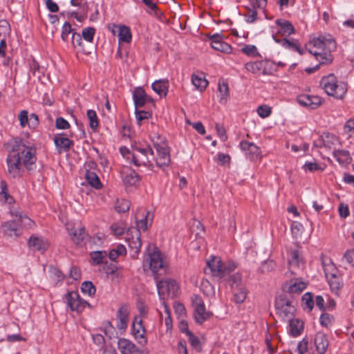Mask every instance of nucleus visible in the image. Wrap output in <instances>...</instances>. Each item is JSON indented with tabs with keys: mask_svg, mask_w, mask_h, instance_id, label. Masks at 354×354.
<instances>
[{
	"mask_svg": "<svg viewBox=\"0 0 354 354\" xmlns=\"http://www.w3.org/2000/svg\"><path fill=\"white\" fill-rule=\"evenodd\" d=\"M334 156L337 160L341 163H348L350 162V154L346 150H337L334 151Z\"/></svg>",
	"mask_w": 354,
	"mask_h": 354,
	"instance_id": "a18cd8bd",
	"label": "nucleus"
},
{
	"mask_svg": "<svg viewBox=\"0 0 354 354\" xmlns=\"http://www.w3.org/2000/svg\"><path fill=\"white\" fill-rule=\"evenodd\" d=\"M153 151L148 146H142L135 144L133 145V155L131 156V164L136 167H145L152 171L154 165L151 161L153 159Z\"/></svg>",
	"mask_w": 354,
	"mask_h": 354,
	"instance_id": "7ed1b4c3",
	"label": "nucleus"
},
{
	"mask_svg": "<svg viewBox=\"0 0 354 354\" xmlns=\"http://www.w3.org/2000/svg\"><path fill=\"white\" fill-rule=\"evenodd\" d=\"M118 38L120 42L129 43L131 41V32L130 28L124 25L118 26Z\"/></svg>",
	"mask_w": 354,
	"mask_h": 354,
	"instance_id": "e433bc0d",
	"label": "nucleus"
},
{
	"mask_svg": "<svg viewBox=\"0 0 354 354\" xmlns=\"http://www.w3.org/2000/svg\"><path fill=\"white\" fill-rule=\"evenodd\" d=\"M207 265L210 269L212 274L219 279L227 280L230 273L234 270L236 266L234 263L223 264L220 258L214 257L207 261Z\"/></svg>",
	"mask_w": 354,
	"mask_h": 354,
	"instance_id": "0eeeda50",
	"label": "nucleus"
},
{
	"mask_svg": "<svg viewBox=\"0 0 354 354\" xmlns=\"http://www.w3.org/2000/svg\"><path fill=\"white\" fill-rule=\"evenodd\" d=\"M91 264L92 266H98L107 263L108 252L104 250H96L90 254Z\"/></svg>",
	"mask_w": 354,
	"mask_h": 354,
	"instance_id": "c85d7f7f",
	"label": "nucleus"
},
{
	"mask_svg": "<svg viewBox=\"0 0 354 354\" xmlns=\"http://www.w3.org/2000/svg\"><path fill=\"white\" fill-rule=\"evenodd\" d=\"M324 145L327 147H331V145L337 142V138L333 134L326 133L323 136Z\"/></svg>",
	"mask_w": 354,
	"mask_h": 354,
	"instance_id": "bf43d9fd",
	"label": "nucleus"
},
{
	"mask_svg": "<svg viewBox=\"0 0 354 354\" xmlns=\"http://www.w3.org/2000/svg\"><path fill=\"white\" fill-rule=\"evenodd\" d=\"M239 145L245 155L250 160L257 158L261 153L259 147L253 142L243 140L240 142Z\"/></svg>",
	"mask_w": 354,
	"mask_h": 354,
	"instance_id": "b1692460",
	"label": "nucleus"
},
{
	"mask_svg": "<svg viewBox=\"0 0 354 354\" xmlns=\"http://www.w3.org/2000/svg\"><path fill=\"white\" fill-rule=\"evenodd\" d=\"M241 50L244 54L248 56L253 57H261L257 48L254 45H245L242 48Z\"/></svg>",
	"mask_w": 354,
	"mask_h": 354,
	"instance_id": "de8ad7c7",
	"label": "nucleus"
},
{
	"mask_svg": "<svg viewBox=\"0 0 354 354\" xmlns=\"http://www.w3.org/2000/svg\"><path fill=\"white\" fill-rule=\"evenodd\" d=\"M210 315V313L206 311L205 306L194 309V319L199 324H203Z\"/></svg>",
	"mask_w": 354,
	"mask_h": 354,
	"instance_id": "72a5a7b5",
	"label": "nucleus"
},
{
	"mask_svg": "<svg viewBox=\"0 0 354 354\" xmlns=\"http://www.w3.org/2000/svg\"><path fill=\"white\" fill-rule=\"evenodd\" d=\"M19 124L21 128H25L28 126L29 121V115L27 110H22L18 115Z\"/></svg>",
	"mask_w": 354,
	"mask_h": 354,
	"instance_id": "5fc2aeb1",
	"label": "nucleus"
},
{
	"mask_svg": "<svg viewBox=\"0 0 354 354\" xmlns=\"http://www.w3.org/2000/svg\"><path fill=\"white\" fill-rule=\"evenodd\" d=\"M39 125V118L35 113H31L29 115V121L28 127L30 129H35Z\"/></svg>",
	"mask_w": 354,
	"mask_h": 354,
	"instance_id": "69168bd1",
	"label": "nucleus"
},
{
	"mask_svg": "<svg viewBox=\"0 0 354 354\" xmlns=\"http://www.w3.org/2000/svg\"><path fill=\"white\" fill-rule=\"evenodd\" d=\"M314 341L317 352L319 354H324L329 344L327 336L322 332H318L315 335Z\"/></svg>",
	"mask_w": 354,
	"mask_h": 354,
	"instance_id": "cd10ccee",
	"label": "nucleus"
},
{
	"mask_svg": "<svg viewBox=\"0 0 354 354\" xmlns=\"http://www.w3.org/2000/svg\"><path fill=\"white\" fill-rule=\"evenodd\" d=\"M343 259L346 263L354 266V248L347 250L344 254Z\"/></svg>",
	"mask_w": 354,
	"mask_h": 354,
	"instance_id": "0e129e2a",
	"label": "nucleus"
},
{
	"mask_svg": "<svg viewBox=\"0 0 354 354\" xmlns=\"http://www.w3.org/2000/svg\"><path fill=\"white\" fill-rule=\"evenodd\" d=\"M226 281L231 288L233 301L237 304H242L245 300L248 291L242 281L241 275L239 272L231 274Z\"/></svg>",
	"mask_w": 354,
	"mask_h": 354,
	"instance_id": "39448f33",
	"label": "nucleus"
},
{
	"mask_svg": "<svg viewBox=\"0 0 354 354\" xmlns=\"http://www.w3.org/2000/svg\"><path fill=\"white\" fill-rule=\"evenodd\" d=\"M126 254V248L123 245L119 244L109 252L108 257L110 260L115 261L118 257L124 256Z\"/></svg>",
	"mask_w": 354,
	"mask_h": 354,
	"instance_id": "58836bf2",
	"label": "nucleus"
},
{
	"mask_svg": "<svg viewBox=\"0 0 354 354\" xmlns=\"http://www.w3.org/2000/svg\"><path fill=\"white\" fill-rule=\"evenodd\" d=\"M297 102L310 109H317L322 103L321 99L317 95H300L297 98Z\"/></svg>",
	"mask_w": 354,
	"mask_h": 354,
	"instance_id": "4be33fe9",
	"label": "nucleus"
},
{
	"mask_svg": "<svg viewBox=\"0 0 354 354\" xmlns=\"http://www.w3.org/2000/svg\"><path fill=\"white\" fill-rule=\"evenodd\" d=\"M0 189V202L8 205L13 203L14 199L8 193V185L5 180H1Z\"/></svg>",
	"mask_w": 354,
	"mask_h": 354,
	"instance_id": "7c9ffc66",
	"label": "nucleus"
},
{
	"mask_svg": "<svg viewBox=\"0 0 354 354\" xmlns=\"http://www.w3.org/2000/svg\"><path fill=\"white\" fill-rule=\"evenodd\" d=\"M306 288V283L298 279L290 281V283H286L283 286V290L289 294H299Z\"/></svg>",
	"mask_w": 354,
	"mask_h": 354,
	"instance_id": "a878e982",
	"label": "nucleus"
},
{
	"mask_svg": "<svg viewBox=\"0 0 354 354\" xmlns=\"http://www.w3.org/2000/svg\"><path fill=\"white\" fill-rule=\"evenodd\" d=\"M12 152H17L19 154L20 160L28 170L33 169L37 161L36 147L33 144L27 140H23L15 138L8 143Z\"/></svg>",
	"mask_w": 354,
	"mask_h": 354,
	"instance_id": "f03ea898",
	"label": "nucleus"
},
{
	"mask_svg": "<svg viewBox=\"0 0 354 354\" xmlns=\"http://www.w3.org/2000/svg\"><path fill=\"white\" fill-rule=\"evenodd\" d=\"M303 169L305 171H309L310 172H315L317 171H323L324 168L316 162H308L306 161L303 166Z\"/></svg>",
	"mask_w": 354,
	"mask_h": 354,
	"instance_id": "603ef678",
	"label": "nucleus"
},
{
	"mask_svg": "<svg viewBox=\"0 0 354 354\" xmlns=\"http://www.w3.org/2000/svg\"><path fill=\"white\" fill-rule=\"evenodd\" d=\"M275 308L281 316L287 318L292 316L295 311L292 301L288 299L285 294L280 295L277 297Z\"/></svg>",
	"mask_w": 354,
	"mask_h": 354,
	"instance_id": "f8f14e48",
	"label": "nucleus"
},
{
	"mask_svg": "<svg viewBox=\"0 0 354 354\" xmlns=\"http://www.w3.org/2000/svg\"><path fill=\"white\" fill-rule=\"evenodd\" d=\"M129 308L127 306H121L117 312V324L116 327L120 330H124L128 325L129 320Z\"/></svg>",
	"mask_w": 354,
	"mask_h": 354,
	"instance_id": "5701e85b",
	"label": "nucleus"
},
{
	"mask_svg": "<svg viewBox=\"0 0 354 354\" xmlns=\"http://www.w3.org/2000/svg\"><path fill=\"white\" fill-rule=\"evenodd\" d=\"M302 301L304 304V308L311 310L314 306V301L313 295L310 292H306L302 296Z\"/></svg>",
	"mask_w": 354,
	"mask_h": 354,
	"instance_id": "864d4df0",
	"label": "nucleus"
},
{
	"mask_svg": "<svg viewBox=\"0 0 354 354\" xmlns=\"http://www.w3.org/2000/svg\"><path fill=\"white\" fill-rule=\"evenodd\" d=\"M85 178L86 182L93 188L96 189H100L102 188V184L95 172L86 170L85 174Z\"/></svg>",
	"mask_w": 354,
	"mask_h": 354,
	"instance_id": "2f4dec72",
	"label": "nucleus"
},
{
	"mask_svg": "<svg viewBox=\"0 0 354 354\" xmlns=\"http://www.w3.org/2000/svg\"><path fill=\"white\" fill-rule=\"evenodd\" d=\"M95 33V29L93 27H87L82 30V38L88 41L92 42Z\"/></svg>",
	"mask_w": 354,
	"mask_h": 354,
	"instance_id": "3c124183",
	"label": "nucleus"
},
{
	"mask_svg": "<svg viewBox=\"0 0 354 354\" xmlns=\"http://www.w3.org/2000/svg\"><path fill=\"white\" fill-rule=\"evenodd\" d=\"M16 216L18 217L17 221H9L1 225V230L5 235L17 237L21 234L19 222L23 218L22 214H16Z\"/></svg>",
	"mask_w": 354,
	"mask_h": 354,
	"instance_id": "ddd939ff",
	"label": "nucleus"
},
{
	"mask_svg": "<svg viewBox=\"0 0 354 354\" xmlns=\"http://www.w3.org/2000/svg\"><path fill=\"white\" fill-rule=\"evenodd\" d=\"M87 118L89 120L90 127L95 130L98 127V120L96 112L93 110L89 109L86 113Z\"/></svg>",
	"mask_w": 354,
	"mask_h": 354,
	"instance_id": "09e8293b",
	"label": "nucleus"
},
{
	"mask_svg": "<svg viewBox=\"0 0 354 354\" xmlns=\"http://www.w3.org/2000/svg\"><path fill=\"white\" fill-rule=\"evenodd\" d=\"M308 342L306 339L304 338L300 341L297 346V351L299 354H304L308 350Z\"/></svg>",
	"mask_w": 354,
	"mask_h": 354,
	"instance_id": "774afa93",
	"label": "nucleus"
},
{
	"mask_svg": "<svg viewBox=\"0 0 354 354\" xmlns=\"http://www.w3.org/2000/svg\"><path fill=\"white\" fill-rule=\"evenodd\" d=\"M257 111L258 115L262 118H268L271 114V109L267 105L259 106Z\"/></svg>",
	"mask_w": 354,
	"mask_h": 354,
	"instance_id": "052dcab7",
	"label": "nucleus"
},
{
	"mask_svg": "<svg viewBox=\"0 0 354 354\" xmlns=\"http://www.w3.org/2000/svg\"><path fill=\"white\" fill-rule=\"evenodd\" d=\"M153 147L156 150V157L155 158L156 165L162 169H165L169 165L171 162L170 153L167 144L164 139L157 136L156 140L152 138Z\"/></svg>",
	"mask_w": 354,
	"mask_h": 354,
	"instance_id": "6e6552de",
	"label": "nucleus"
},
{
	"mask_svg": "<svg viewBox=\"0 0 354 354\" xmlns=\"http://www.w3.org/2000/svg\"><path fill=\"white\" fill-rule=\"evenodd\" d=\"M262 74L270 75L277 69V64L270 59H262Z\"/></svg>",
	"mask_w": 354,
	"mask_h": 354,
	"instance_id": "ea45409f",
	"label": "nucleus"
},
{
	"mask_svg": "<svg viewBox=\"0 0 354 354\" xmlns=\"http://www.w3.org/2000/svg\"><path fill=\"white\" fill-rule=\"evenodd\" d=\"M143 267H148L153 274L163 268L164 262L162 254L158 248L149 245L145 252Z\"/></svg>",
	"mask_w": 354,
	"mask_h": 354,
	"instance_id": "423d86ee",
	"label": "nucleus"
},
{
	"mask_svg": "<svg viewBox=\"0 0 354 354\" xmlns=\"http://www.w3.org/2000/svg\"><path fill=\"white\" fill-rule=\"evenodd\" d=\"M218 90L220 94L219 102L224 104L227 102V97L229 95V88L227 84L224 82L222 83L219 82Z\"/></svg>",
	"mask_w": 354,
	"mask_h": 354,
	"instance_id": "a19ab883",
	"label": "nucleus"
},
{
	"mask_svg": "<svg viewBox=\"0 0 354 354\" xmlns=\"http://www.w3.org/2000/svg\"><path fill=\"white\" fill-rule=\"evenodd\" d=\"M135 114L139 124L142 120H147L151 117V113L149 111L138 110V108L135 109Z\"/></svg>",
	"mask_w": 354,
	"mask_h": 354,
	"instance_id": "6e6d98bb",
	"label": "nucleus"
},
{
	"mask_svg": "<svg viewBox=\"0 0 354 354\" xmlns=\"http://www.w3.org/2000/svg\"><path fill=\"white\" fill-rule=\"evenodd\" d=\"M324 270L331 290L337 292L343 285L342 279L338 270L333 263L324 266Z\"/></svg>",
	"mask_w": 354,
	"mask_h": 354,
	"instance_id": "9d476101",
	"label": "nucleus"
},
{
	"mask_svg": "<svg viewBox=\"0 0 354 354\" xmlns=\"http://www.w3.org/2000/svg\"><path fill=\"white\" fill-rule=\"evenodd\" d=\"M192 83L196 89L201 91L205 90L208 85L207 80L203 75L193 74L192 75Z\"/></svg>",
	"mask_w": 354,
	"mask_h": 354,
	"instance_id": "c9c22d12",
	"label": "nucleus"
},
{
	"mask_svg": "<svg viewBox=\"0 0 354 354\" xmlns=\"http://www.w3.org/2000/svg\"><path fill=\"white\" fill-rule=\"evenodd\" d=\"M70 126L69 122L62 117H59L55 120V127L58 129H68Z\"/></svg>",
	"mask_w": 354,
	"mask_h": 354,
	"instance_id": "e2e57ef3",
	"label": "nucleus"
},
{
	"mask_svg": "<svg viewBox=\"0 0 354 354\" xmlns=\"http://www.w3.org/2000/svg\"><path fill=\"white\" fill-rule=\"evenodd\" d=\"M125 239L129 244V247L132 250V257H136L140 252L142 245L140 232L134 231L132 234H127Z\"/></svg>",
	"mask_w": 354,
	"mask_h": 354,
	"instance_id": "6ab92c4d",
	"label": "nucleus"
},
{
	"mask_svg": "<svg viewBox=\"0 0 354 354\" xmlns=\"http://www.w3.org/2000/svg\"><path fill=\"white\" fill-rule=\"evenodd\" d=\"M156 288L160 300L165 301L167 297H175L180 291V288L176 280L170 278L158 281L155 277Z\"/></svg>",
	"mask_w": 354,
	"mask_h": 354,
	"instance_id": "1a4fd4ad",
	"label": "nucleus"
},
{
	"mask_svg": "<svg viewBox=\"0 0 354 354\" xmlns=\"http://www.w3.org/2000/svg\"><path fill=\"white\" fill-rule=\"evenodd\" d=\"M277 27H272V32L274 31L275 35L282 37H288L295 32V28L292 24L286 20L277 19L275 21Z\"/></svg>",
	"mask_w": 354,
	"mask_h": 354,
	"instance_id": "a211bd4d",
	"label": "nucleus"
},
{
	"mask_svg": "<svg viewBox=\"0 0 354 354\" xmlns=\"http://www.w3.org/2000/svg\"><path fill=\"white\" fill-rule=\"evenodd\" d=\"M8 171L13 178L19 177L21 171V160L19 154L10 153L7 158Z\"/></svg>",
	"mask_w": 354,
	"mask_h": 354,
	"instance_id": "4468645a",
	"label": "nucleus"
},
{
	"mask_svg": "<svg viewBox=\"0 0 354 354\" xmlns=\"http://www.w3.org/2000/svg\"><path fill=\"white\" fill-rule=\"evenodd\" d=\"M272 39L276 43L279 44L282 47H283L286 49L297 52L300 55H303L304 53V50L303 49H301L300 47L295 42L294 40H289L286 38L279 39L275 35L274 31H272Z\"/></svg>",
	"mask_w": 354,
	"mask_h": 354,
	"instance_id": "393cba45",
	"label": "nucleus"
},
{
	"mask_svg": "<svg viewBox=\"0 0 354 354\" xmlns=\"http://www.w3.org/2000/svg\"><path fill=\"white\" fill-rule=\"evenodd\" d=\"M244 17L247 23H253L257 18V11L254 8L250 10L246 14L244 15Z\"/></svg>",
	"mask_w": 354,
	"mask_h": 354,
	"instance_id": "338daca9",
	"label": "nucleus"
},
{
	"mask_svg": "<svg viewBox=\"0 0 354 354\" xmlns=\"http://www.w3.org/2000/svg\"><path fill=\"white\" fill-rule=\"evenodd\" d=\"M111 229L115 235L120 236L124 233L126 227L122 223H115L111 225Z\"/></svg>",
	"mask_w": 354,
	"mask_h": 354,
	"instance_id": "4d7b16f0",
	"label": "nucleus"
},
{
	"mask_svg": "<svg viewBox=\"0 0 354 354\" xmlns=\"http://www.w3.org/2000/svg\"><path fill=\"white\" fill-rule=\"evenodd\" d=\"M334 317L328 313H323L319 317L320 324L326 328H329L333 323Z\"/></svg>",
	"mask_w": 354,
	"mask_h": 354,
	"instance_id": "8fccbe9b",
	"label": "nucleus"
},
{
	"mask_svg": "<svg viewBox=\"0 0 354 354\" xmlns=\"http://www.w3.org/2000/svg\"><path fill=\"white\" fill-rule=\"evenodd\" d=\"M81 290L84 295L93 297L95 294L96 288L91 281H86L82 283Z\"/></svg>",
	"mask_w": 354,
	"mask_h": 354,
	"instance_id": "c03bdc74",
	"label": "nucleus"
},
{
	"mask_svg": "<svg viewBox=\"0 0 354 354\" xmlns=\"http://www.w3.org/2000/svg\"><path fill=\"white\" fill-rule=\"evenodd\" d=\"M344 129L349 137L354 136V118L346 121L344 124Z\"/></svg>",
	"mask_w": 354,
	"mask_h": 354,
	"instance_id": "680f3d73",
	"label": "nucleus"
},
{
	"mask_svg": "<svg viewBox=\"0 0 354 354\" xmlns=\"http://www.w3.org/2000/svg\"><path fill=\"white\" fill-rule=\"evenodd\" d=\"M162 304L164 306L165 313L167 315L165 318V324L167 326V330H169L172 327V321H171V317L169 308L168 306L166 304L165 301H162Z\"/></svg>",
	"mask_w": 354,
	"mask_h": 354,
	"instance_id": "13d9d810",
	"label": "nucleus"
},
{
	"mask_svg": "<svg viewBox=\"0 0 354 354\" xmlns=\"http://www.w3.org/2000/svg\"><path fill=\"white\" fill-rule=\"evenodd\" d=\"M245 68L253 74L262 73L261 60L248 62L245 64Z\"/></svg>",
	"mask_w": 354,
	"mask_h": 354,
	"instance_id": "79ce46f5",
	"label": "nucleus"
},
{
	"mask_svg": "<svg viewBox=\"0 0 354 354\" xmlns=\"http://www.w3.org/2000/svg\"><path fill=\"white\" fill-rule=\"evenodd\" d=\"M118 348L121 354H144V351L138 348L129 339L120 338L118 341Z\"/></svg>",
	"mask_w": 354,
	"mask_h": 354,
	"instance_id": "f3484780",
	"label": "nucleus"
},
{
	"mask_svg": "<svg viewBox=\"0 0 354 354\" xmlns=\"http://www.w3.org/2000/svg\"><path fill=\"white\" fill-rule=\"evenodd\" d=\"M66 230L73 241L77 245L81 244L87 236L85 227L80 223L73 226L68 225Z\"/></svg>",
	"mask_w": 354,
	"mask_h": 354,
	"instance_id": "2eb2a0df",
	"label": "nucleus"
},
{
	"mask_svg": "<svg viewBox=\"0 0 354 354\" xmlns=\"http://www.w3.org/2000/svg\"><path fill=\"white\" fill-rule=\"evenodd\" d=\"M28 245L31 250L44 252L48 248V242L41 236H31L28 241Z\"/></svg>",
	"mask_w": 354,
	"mask_h": 354,
	"instance_id": "bb28decb",
	"label": "nucleus"
},
{
	"mask_svg": "<svg viewBox=\"0 0 354 354\" xmlns=\"http://www.w3.org/2000/svg\"><path fill=\"white\" fill-rule=\"evenodd\" d=\"M210 44H211V46L214 49L221 51V52H223L225 53H230L232 51L231 46L229 45L227 43L224 42L223 41H218L217 40L213 41L211 42Z\"/></svg>",
	"mask_w": 354,
	"mask_h": 354,
	"instance_id": "37998d69",
	"label": "nucleus"
},
{
	"mask_svg": "<svg viewBox=\"0 0 354 354\" xmlns=\"http://www.w3.org/2000/svg\"><path fill=\"white\" fill-rule=\"evenodd\" d=\"M132 333L140 344L144 346L147 343L145 328L142 324V320L139 316L134 317L132 323Z\"/></svg>",
	"mask_w": 354,
	"mask_h": 354,
	"instance_id": "dca6fc26",
	"label": "nucleus"
},
{
	"mask_svg": "<svg viewBox=\"0 0 354 354\" xmlns=\"http://www.w3.org/2000/svg\"><path fill=\"white\" fill-rule=\"evenodd\" d=\"M65 301L72 311L77 313L83 311L86 306L90 307V304L81 298L76 291L68 292L65 296Z\"/></svg>",
	"mask_w": 354,
	"mask_h": 354,
	"instance_id": "9b49d317",
	"label": "nucleus"
},
{
	"mask_svg": "<svg viewBox=\"0 0 354 354\" xmlns=\"http://www.w3.org/2000/svg\"><path fill=\"white\" fill-rule=\"evenodd\" d=\"M320 85L328 95L336 99H342L347 91L346 84L344 82L338 81L334 74L323 77Z\"/></svg>",
	"mask_w": 354,
	"mask_h": 354,
	"instance_id": "20e7f679",
	"label": "nucleus"
},
{
	"mask_svg": "<svg viewBox=\"0 0 354 354\" xmlns=\"http://www.w3.org/2000/svg\"><path fill=\"white\" fill-rule=\"evenodd\" d=\"M133 100L136 109L143 107L147 102H151L153 100L142 87H136L133 91Z\"/></svg>",
	"mask_w": 354,
	"mask_h": 354,
	"instance_id": "aec40b11",
	"label": "nucleus"
},
{
	"mask_svg": "<svg viewBox=\"0 0 354 354\" xmlns=\"http://www.w3.org/2000/svg\"><path fill=\"white\" fill-rule=\"evenodd\" d=\"M169 81L167 80H156L151 84L152 89L160 97H165L168 92Z\"/></svg>",
	"mask_w": 354,
	"mask_h": 354,
	"instance_id": "c756f323",
	"label": "nucleus"
},
{
	"mask_svg": "<svg viewBox=\"0 0 354 354\" xmlns=\"http://www.w3.org/2000/svg\"><path fill=\"white\" fill-rule=\"evenodd\" d=\"M150 212H146L145 216L140 220L136 221V227L137 229L134 231H138L140 232V230L145 231L147 230L148 226L151 225L152 217L149 218Z\"/></svg>",
	"mask_w": 354,
	"mask_h": 354,
	"instance_id": "4c0bfd02",
	"label": "nucleus"
},
{
	"mask_svg": "<svg viewBox=\"0 0 354 354\" xmlns=\"http://www.w3.org/2000/svg\"><path fill=\"white\" fill-rule=\"evenodd\" d=\"M123 182L126 185L133 186L140 180V176L133 170L122 174Z\"/></svg>",
	"mask_w": 354,
	"mask_h": 354,
	"instance_id": "f704fd0d",
	"label": "nucleus"
},
{
	"mask_svg": "<svg viewBox=\"0 0 354 354\" xmlns=\"http://www.w3.org/2000/svg\"><path fill=\"white\" fill-rule=\"evenodd\" d=\"M53 141L59 153L69 151L74 145L73 141L67 138L64 133L55 135Z\"/></svg>",
	"mask_w": 354,
	"mask_h": 354,
	"instance_id": "412c9836",
	"label": "nucleus"
},
{
	"mask_svg": "<svg viewBox=\"0 0 354 354\" xmlns=\"http://www.w3.org/2000/svg\"><path fill=\"white\" fill-rule=\"evenodd\" d=\"M73 32H75L74 29L72 28L70 23L65 21L62 27L61 38L62 41H68L70 34L73 35Z\"/></svg>",
	"mask_w": 354,
	"mask_h": 354,
	"instance_id": "49530a36",
	"label": "nucleus"
},
{
	"mask_svg": "<svg viewBox=\"0 0 354 354\" xmlns=\"http://www.w3.org/2000/svg\"><path fill=\"white\" fill-rule=\"evenodd\" d=\"M337 44L330 34L319 35L312 38L306 45L308 53L313 55L319 64L305 69L307 73H313L319 68L320 65H328L333 61L332 52L335 50Z\"/></svg>",
	"mask_w": 354,
	"mask_h": 354,
	"instance_id": "f257e3e1",
	"label": "nucleus"
},
{
	"mask_svg": "<svg viewBox=\"0 0 354 354\" xmlns=\"http://www.w3.org/2000/svg\"><path fill=\"white\" fill-rule=\"evenodd\" d=\"M304 328V324L298 319H292L289 321V333L293 337L299 335Z\"/></svg>",
	"mask_w": 354,
	"mask_h": 354,
	"instance_id": "473e14b6",
	"label": "nucleus"
}]
</instances>
